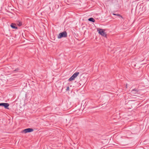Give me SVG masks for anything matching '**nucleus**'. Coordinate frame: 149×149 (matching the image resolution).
<instances>
[{"label":"nucleus","instance_id":"423d86ee","mask_svg":"<svg viewBox=\"0 0 149 149\" xmlns=\"http://www.w3.org/2000/svg\"><path fill=\"white\" fill-rule=\"evenodd\" d=\"M138 91L137 89H134L132 90V92L133 94L137 95L138 94Z\"/></svg>","mask_w":149,"mask_h":149},{"label":"nucleus","instance_id":"f8f14e48","mask_svg":"<svg viewBox=\"0 0 149 149\" xmlns=\"http://www.w3.org/2000/svg\"><path fill=\"white\" fill-rule=\"evenodd\" d=\"M18 70V69H16L15 70H14V71H13L14 72H15L16 71H17V70Z\"/></svg>","mask_w":149,"mask_h":149},{"label":"nucleus","instance_id":"20e7f679","mask_svg":"<svg viewBox=\"0 0 149 149\" xmlns=\"http://www.w3.org/2000/svg\"><path fill=\"white\" fill-rule=\"evenodd\" d=\"M9 106V104L8 103H0V106H2L4 108L6 109H8L9 108L8 107Z\"/></svg>","mask_w":149,"mask_h":149},{"label":"nucleus","instance_id":"9d476101","mask_svg":"<svg viewBox=\"0 0 149 149\" xmlns=\"http://www.w3.org/2000/svg\"><path fill=\"white\" fill-rule=\"evenodd\" d=\"M70 88L69 86H68L66 88V91H68L69 90Z\"/></svg>","mask_w":149,"mask_h":149},{"label":"nucleus","instance_id":"f257e3e1","mask_svg":"<svg viewBox=\"0 0 149 149\" xmlns=\"http://www.w3.org/2000/svg\"><path fill=\"white\" fill-rule=\"evenodd\" d=\"M79 74V72H77L74 73L73 75L68 79V81H71L75 79V78L78 76Z\"/></svg>","mask_w":149,"mask_h":149},{"label":"nucleus","instance_id":"39448f33","mask_svg":"<svg viewBox=\"0 0 149 149\" xmlns=\"http://www.w3.org/2000/svg\"><path fill=\"white\" fill-rule=\"evenodd\" d=\"M33 129L32 128H28L26 129H24L23 130V132L26 133L27 132H30L33 131Z\"/></svg>","mask_w":149,"mask_h":149},{"label":"nucleus","instance_id":"0eeeda50","mask_svg":"<svg viewBox=\"0 0 149 149\" xmlns=\"http://www.w3.org/2000/svg\"><path fill=\"white\" fill-rule=\"evenodd\" d=\"M11 27L13 29H17V27L15 26V25L13 23L10 25Z\"/></svg>","mask_w":149,"mask_h":149},{"label":"nucleus","instance_id":"7ed1b4c3","mask_svg":"<svg viewBox=\"0 0 149 149\" xmlns=\"http://www.w3.org/2000/svg\"><path fill=\"white\" fill-rule=\"evenodd\" d=\"M97 31L100 35L104 37H106L107 35L103 29H99L97 30Z\"/></svg>","mask_w":149,"mask_h":149},{"label":"nucleus","instance_id":"9b49d317","mask_svg":"<svg viewBox=\"0 0 149 149\" xmlns=\"http://www.w3.org/2000/svg\"><path fill=\"white\" fill-rule=\"evenodd\" d=\"M113 15H117V16H120V15L119 14H115L114 13H113Z\"/></svg>","mask_w":149,"mask_h":149},{"label":"nucleus","instance_id":"1a4fd4ad","mask_svg":"<svg viewBox=\"0 0 149 149\" xmlns=\"http://www.w3.org/2000/svg\"><path fill=\"white\" fill-rule=\"evenodd\" d=\"M17 24L19 26H20L22 25V23L20 22H18L17 23Z\"/></svg>","mask_w":149,"mask_h":149},{"label":"nucleus","instance_id":"f03ea898","mask_svg":"<svg viewBox=\"0 0 149 149\" xmlns=\"http://www.w3.org/2000/svg\"><path fill=\"white\" fill-rule=\"evenodd\" d=\"M67 33L66 31H64L60 33L58 36V38L66 37L67 36Z\"/></svg>","mask_w":149,"mask_h":149},{"label":"nucleus","instance_id":"6e6552de","mask_svg":"<svg viewBox=\"0 0 149 149\" xmlns=\"http://www.w3.org/2000/svg\"><path fill=\"white\" fill-rule=\"evenodd\" d=\"M88 20L92 22H95V20L92 17L89 18L88 19Z\"/></svg>","mask_w":149,"mask_h":149}]
</instances>
